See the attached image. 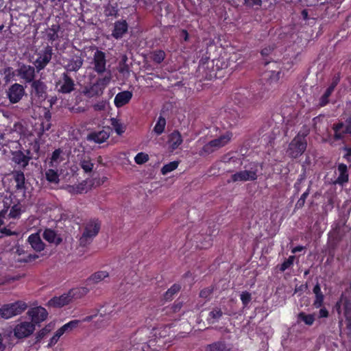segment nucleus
<instances>
[{
  "instance_id": "obj_27",
  "label": "nucleus",
  "mask_w": 351,
  "mask_h": 351,
  "mask_svg": "<svg viewBox=\"0 0 351 351\" xmlns=\"http://www.w3.org/2000/svg\"><path fill=\"white\" fill-rule=\"evenodd\" d=\"M233 134L230 131H226L223 134L220 135L218 138L213 139L219 148H221L228 144L232 140Z\"/></svg>"
},
{
  "instance_id": "obj_23",
  "label": "nucleus",
  "mask_w": 351,
  "mask_h": 351,
  "mask_svg": "<svg viewBox=\"0 0 351 351\" xmlns=\"http://www.w3.org/2000/svg\"><path fill=\"white\" fill-rule=\"evenodd\" d=\"M43 239L50 243L59 245L62 241V238L58 237L56 232L51 228H46L43 233Z\"/></svg>"
},
{
  "instance_id": "obj_31",
  "label": "nucleus",
  "mask_w": 351,
  "mask_h": 351,
  "mask_svg": "<svg viewBox=\"0 0 351 351\" xmlns=\"http://www.w3.org/2000/svg\"><path fill=\"white\" fill-rule=\"evenodd\" d=\"M60 29V27L59 23H53L51 25V27L47 32V40L51 43L58 40V38L60 36L59 35Z\"/></svg>"
},
{
  "instance_id": "obj_26",
  "label": "nucleus",
  "mask_w": 351,
  "mask_h": 351,
  "mask_svg": "<svg viewBox=\"0 0 351 351\" xmlns=\"http://www.w3.org/2000/svg\"><path fill=\"white\" fill-rule=\"evenodd\" d=\"M265 77L270 85L277 84L282 76L280 69L265 72Z\"/></svg>"
},
{
  "instance_id": "obj_6",
  "label": "nucleus",
  "mask_w": 351,
  "mask_h": 351,
  "mask_svg": "<svg viewBox=\"0 0 351 351\" xmlns=\"http://www.w3.org/2000/svg\"><path fill=\"white\" fill-rule=\"evenodd\" d=\"M53 55L52 46L47 45L38 53V57L34 62V66L37 72L44 69L49 63Z\"/></svg>"
},
{
  "instance_id": "obj_60",
  "label": "nucleus",
  "mask_w": 351,
  "mask_h": 351,
  "mask_svg": "<svg viewBox=\"0 0 351 351\" xmlns=\"http://www.w3.org/2000/svg\"><path fill=\"white\" fill-rule=\"evenodd\" d=\"M50 331L49 329H47V328H44L41 329L36 335V341H40Z\"/></svg>"
},
{
  "instance_id": "obj_30",
  "label": "nucleus",
  "mask_w": 351,
  "mask_h": 351,
  "mask_svg": "<svg viewBox=\"0 0 351 351\" xmlns=\"http://www.w3.org/2000/svg\"><path fill=\"white\" fill-rule=\"evenodd\" d=\"M80 166L86 173L92 172L94 163L89 156H83L80 160Z\"/></svg>"
},
{
  "instance_id": "obj_37",
  "label": "nucleus",
  "mask_w": 351,
  "mask_h": 351,
  "mask_svg": "<svg viewBox=\"0 0 351 351\" xmlns=\"http://www.w3.org/2000/svg\"><path fill=\"white\" fill-rule=\"evenodd\" d=\"M297 317L298 322H303L307 326H312L315 319L314 314H306L304 312L299 313Z\"/></svg>"
},
{
  "instance_id": "obj_11",
  "label": "nucleus",
  "mask_w": 351,
  "mask_h": 351,
  "mask_svg": "<svg viewBox=\"0 0 351 351\" xmlns=\"http://www.w3.org/2000/svg\"><path fill=\"white\" fill-rule=\"evenodd\" d=\"M35 330V326L32 322H21L15 326L14 328V335L18 339L25 338L33 333Z\"/></svg>"
},
{
  "instance_id": "obj_61",
  "label": "nucleus",
  "mask_w": 351,
  "mask_h": 351,
  "mask_svg": "<svg viewBox=\"0 0 351 351\" xmlns=\"http://www.w3.org/2000/svg\"><path fill=\"white\" fill-rule=\"evenodd\" d=\"M85 185L83 184H79L75 186H73V192L78 194V193H82L84 191Z\"/></svg>"
},
{
  "instance_id": "obj_9",
  "label": "nucleus",
  "mask_w": 351,
  "mask_h": 351,
  "mask_svg": "<svg viewBox=\"0 0 351 351\" xmlns=\"http://www.w3.org/2000/svg\"><path fill=\"white\" fill-rule=\"evenodd\" d=\"M332 130L335 141L343 140L346 134H351V115L346 119L344 123L339 122L334 124Z\"/></svg>"
},
{
  "instance_id": "obj_28",
  "label": "nucleus",
  "mask_w": 351,
  "mask_h": 351,
  "mask_svg": "<svg viewBox=\"0 0 351 351\" xmlns=\"http://www.w3.org/2000/svg\"><path fill=\"white\" fill-rule=\"evenodd\" d=\"M25 211L23 209V206L19 201L11 206L10 213L8 214L9 219H19L22 213Z\"/></svg>"
},
{
  "instance_id": "obj_33",
  "label": "nucleus",
  "mask_w": 351,
  "mask_h": 351,
  "mask_svg": "<svg viewBox=\"0 0 351 351\" xmlns=\"http://www.w3.org/2000/svg\"><path fill=\"white\" fill-rule=\"evenodd\" d=\"M108 276L109 274L106 271H99L93 274L89 278H88L87 282L88 284H96Z\"/></svg>"
},
{
  "instance_id": "obj_53",
  "label": "nucleus",
  "mask_w": 351,
  "mask_h": 351,
  "mask_svg": "<svg viewBox=\"0 0 351 351\" xmlns=\"http://www.w3.org/2000/svg\"><path fill=\"white\" fill-rule=\"evenodd\" d=\"M324 300V295L323 293L315 295V300L313 301V306L315 308H319L323 306Z\"/></svg>"
},
{
  "instance_id": "obj_29",
  "label": "nucleus",
  "mask_w": 351,
  "mask_h": 351,
  "mask_svg": "<svg viewBox=\"0 0 351 351\" xmlns=\"http://www.w3.org/2000/svg\"><path fill=\"white\" fill-rule=\"evenodd\" d=\"M338 171L339 175L337 178V182L343 185L348 181V167L346 165L341 163L338 165Z\"/></svg>"
},
{
  "instance_id": "obj_43",
  "label": "nucleus",
  "mask_w": 351,
  "mask_h": 351,
  "mask_svg": "<svg viewBox=\"0 0 351 351\" xmlns=\"http://www.w3.org/2000/svg\"><path fill=\"white\" fill-rule=\"evenodd\" d=\"M166 119L160 116L157 120V122L154 128V132L157 135L162 134L165 129Z\"/></svg>"
},
{
  "instance_id": "obj_40",
  "label": "nucleus",
  "mask_w": 351,
  "mask_h": 351,
  "mask_svg": "<svg viewBox=\"0 0 351 351\" xmlns=\"http://www.w3.org/2000/svg\"><path fill=\"white\" fill-rule=\"evenodd\" d=\"M181 289V286L179 284H173L164 295V298L166 301L171 300L176 293Z\"/></svg>"
},
{
  "instance_id": "obj_51",
  "label": "nucleus",
  "mask_w": 351,
  "mask_h": 351,
  "mask_svg": "<svg viewBox=\"0 0 351 351\" xmlns=\"http://www.w3.org/2000/svg\"><path fill=\"white\" fill-rule=\"evenodd\" d=\"M111 125L117 134L121 135L125 132L124 128L119 120L114 118L111 119Z\"/></svg>"
},
{
  "instance_id": "obj_54",
  "label": "nucleus",
  "mask_w": 351,
  "mask_h": 351,
  "mask_svg": "<svg viewBox=\"0 0 351 351\" xmlns=\"http://www.w3.org/2000/svg\"><path fill=\"white\" fill-rule=\"evenodd\" d=\"M148 160H149L148 155L143 152L138 153L134 158V161L138 165L144 164L146 162H147Z\"/></svg>"
},
{
  "instance_id": "obj_44",
  "label": "nucleus",
  "mask_w": 351,
  "mask_h": 351,
  "mask_svg": "<svg viewBox=\"0 0 351 351\" xmlns=\"http://www.w3.org/2000/svg\"><path fill=\"white\" fill-rule=\"evenodd\" d=\"M4 81L5 82L9 83L11 80H14L16 75V69L14 70L13 68L8 66L3 69Z\"/></svg>"
},
{
  "instance_id": "obj_10",
  "label": "nucleus",
  "mask_w": 351,
  "mask_h": 351,
  "mask_svg": "<svg viewBox=\"0 0 351 351\" xmlns=\"http://www.w3.org/2000/svg\"><path fill=\"white\" fill-rule=\"evenodd\" d=\"M36 69L33 66L22 64L16 69V75L25 83H31L34 80Z\"/></svg>"
},
{
  "instance_id": "obj_7",
  "label": "nucleus",
  "mask_w": 351,
  "mask_h": 351,
  "mask_svg": "<svg viewBox=\"0 0 351 351\" xmlns=\"http://www.w3.org/2000/svg\"><path fill=\"white\" fill-rule=\"evenodd\" d=\"M58 91L62 94H69L75 88V84L73 79L69 75V73H62L60 79L56 84Z\"/></svg>"
},
{
  "instance_id": "obj_63",
  "label": "nucleus",
  "mask_w": 351,
  "mask_h": 351,
  "mask_svg": "<svg viewBox=\"0 0 351 351\" xmlns=\"http://www.w3.org/2000/svg\"><path fill=\"white\" fill-rule=\"evenodd\" d=\"M274 49V47L272 46H269L267 47H265L263 48L261 51V53L262 55V56H268L273 50Z\"/></svg>"
},
{
  "instance_id": "obj_64",
  "label": "nucleus",
  "mask_w": 351,
  "mask_h": 351,
  "mask_svg": "<svg viewBox=\"0 0 351 351\" xmlns=\"http://www.w3.org/2000/svg\"><path fill=\"white\" fill-rule=\"evenodd\" d=\"M329 315L328 311L325 308L323 307L320 308L319 311V318H326L328 317Z\"/></svg>"
},
{
  "instance_id": "obj_49",
  "label": "nucleus",
  "mask_w": 351,
  "mask_h": 351,
  "mask_svg": "<svg viewBox=\"0 0 351 351\" xmlns=\"http://www.w3.org/2000/svg\"><path fill=\"white\" fill-rule=\"evenodd\" d=\"M38 258L36 254H29L26 252V254L22 255L20 257H15L16 261L19 263H29Z\"/></svg>"
},
{
  "instance_id": "obj_21",
  "label": "nucleus",
  "mask_w": 351,
  "mask_h": 351,
  "mask_svg": "<svg viewBox=\"0 0 351 351\" xmlns=\"http://www.w3.org/2000/svg\"><path fill=\"white\" fill-rule=\"evenodd\" d=\"M132 97V93L130 91L125 90L119 93L114 97V103L116 107L121 108L128 104Z\"/></svg>"
},
{
  "instance_id": "obj_15",
  "label": "nucleus",
  "mask_w": 351,
  "mask_h": 351,
  "mask_svg": "<svg viewBox=\"0 0 351 351\" xmlns=\"http://www.w3.org/2000/svg\"><path fill=\"white\" fill-rule=\"evenodd\" d=\"M28 315L31 317L32 322L39 324L47 319L48 313L44 307L36 306L29 310Z\"/></svg>"
},
{
  "instance_id": "obj_8",
  "label": "nucleus",
  "mask_w": 351,
  "mask_h": 351,
  "mask_svg": "<svg viewBox=\"0 0 351 351\" xmlns=\"http://www.w3.org/2000/svg\"><path fill=\"white\" fill-rule=\"evenodd\" d=\"M12 160L19 167L25 169L32 159V154L29 149L16 150L12 152Z\"/></svg>"
},
{
  "instance_id": "obj_22",
  "label": "nucleus",
  "mask_w": 351,
  "mask_h": 351,
  "mask_svg": "<svg viewBox=\"0 0 351 351\" xmlns=\"http://www.w3.org/2000/svg\"><path fill=\"white\" fill-rule=\"evenodd\" d=\"M28 242L31 245L32 247L36 252H41L45 249V243L40 239V237L38 233L32 234L27 239Z\"/></svg>"
},
{
  "instance_id": "obj_57",
  "label": "nucleus",
  "mask_w": 351,
  "mask_h": 351,
  "mask_svg": "<svg viewBox=\"0 0 351 351\" xmlns=\"http://www.w3.org/2000/svg\"><path fill=\"white\" fill-rule=\"evenodd\" d=\"M63 335L59 330H58L55 334L53 335V336L49 340V342L47 345V347L48 348H51L52 346H53L59 340V339L60 338V337Z\"/></svg>"
},
{
  "instance_id": "obj_12",
  "label": "nucleus",
  "mask_w": 351,
  "mask_h": 351,
  "mask_svg": "<svg viewBox=\"0 0 351 351\" xmlns=\"http://www.w3.org/2000/svg\"><path fill=\"white\" fill-rule=\"evenodd\" d=\"M94 71L99 75H101L106 71V53L100 50H97L93 56Z\"/></svg>"
},
{
  "instance_id": "obj_58",
  "label": "nucleus",
  "mask_w": 351,
  "mask_h": 351,
  "mask_svg": "<svg viewBox=\"0 0 351 351\" xmlns=\"http://www.w3.org/2000/svg\"><path fill=\"white\" fill-rule=\"evenodd\" d=\"M340 80H341V75H340L339 73H337L335 75H334V76L332 78V82H331L330 84L329 85L328 88L332 89V90H334L335 87L339 83Z\"/></svg>"
},
{
  "instance_id": "obj_4",
  "label": "nucleus",
  "mask_w": 351,
  "mask_h": 351,
  "mask_svg": "<svg viewBox=\"0 0 351 351\" xmlns=\"http://www.w3.org/2000/svg\"><path fill=\"white\" fill-rule=\"evenodd\" d=\"M27 306L25 302L17 301L14 303L4 304L0 309L1 316L5 319H9L17 315L26 310Z\"/></svg>"
},
{
  "instance_id": "obj_25",
  "label": "nucleus",
  "mask_w": 351,
  "mask_h": 351,
  "mask_svg": "<svg viewBox=\"0 0 351 351\" xmlns=\"http://www.w3.org/2000/svg\"><path fill=\"white\" fill-rule=\"evenodd\" d=\"M63 153L62 149L60 148L56 149L51 154L49 161V166L51 168L56 169L60 162L63 160L62 154Z\"/></svg>"
},
{
  "instance_id": "obj_5",
  "label": "nucleus",
  "mask_w": 351,
  "mask_h": 351,
  "mask_svg": "<svg viewBox=\"0 0 351 351\" xmlns=\"http://www.w3.org/2000/svg\"><path fill=\"white\" fill-rule=\"evenodd\" d=\"M110 73L108 76L98 78L95 83L85 88V95L88 97H93L102 95L106 86L110 82Z\"/></svg>"
},
{
  "instance_id": "obj_18",
  "label": "nucleus",
  "mask_w": 351,
  "mask_h": 351,
  "mask_svg": "<svg viewBox=\"0 0 351 351\" xmlns=\"http://www.w3.org/2000/svg\"><path fill=\"white\" fill-rule=\"evenodd\" d=\"M232 344L227 343L224 339H219L212 343L206 345L205 351H231Z\"/></svg>"
},
{
  "instance_id": "obj_35",
  "label": "nucleus",
  "mask_w": 351,
  "mask_h": 351,
  "mask_svg": "<svg viewBox=\"0 0 351 351\" xmlns=\"http://www.w3.org/2000/svg\"><path fill=\"white\" fill-rule=\"evenodd\" d=\"M223 312L220 308H213L208 315L207 321L210 324H215L222 317Z\"/></svg>"
},
{
  "instance_id": "obj_48",
  "label": "nucleus",
  "mask_w": 351,
  "mask_h": 351,
  "mask_svg": "<svg viewBox=\"0 0 351 351\" xmlns=\"http://www.w3.org/2000/svg\"><path fill=\"white\" fill-rule=\"evenodd\" d=\"M333 91L334 90L329 88L328 87L326 88L324 95L319 99V106L324 107L329 103V97L332 95Z\"/></svg>"
},
{
  "instance_id": "obj_62",
  "label": "nucleus",
  "mask_w": 351,
  "mask_h": 351,
  "mask_svg": "<svg viewBox=\"0 0 351 351\" xmlns=\"http://www.w3.org/2000/svg\"><path fill=\"white\" fill-rule=\"evenodd\" d=\"M26 251L24 249L23 246L17 245L16 246V251L15 253L17 256V257H20L22 255L26 254Z\"/></svg>"
},
{
  "instance_id": "obj_42",
  "label": "nucleus",
  "mask_w": 351,
  "mask_h": 351,
  "mask_svg": "<svg viewBox=\"0 0 351 351\" xmlns=\"http://www.w3.org/2000/svg\"><path fill=\"white\" fill-rule=\"evenodd\" d=\"M80 322V321L77 319L71 320L64 324L58 330L62 335H64L65 332H70L76 328L78 326Z\"/></svg>"
},
{
  "instance_id": "obj_36",
  "label": "nucleus",
  "mask_w": 351,
  "mask_h": 351,
  "mask_svg": "<svg viewBox=\"0 0 351 351\" xmlns=\"http://www.w3.org/2000/svg\"><path fill=\"white\" fill-rule=\"evenodd\" d=\"M219 149V146L217 145L216 143H215V141L212 140L203 146L202 150L200 151V155H209L218 150Z\"/></svg>"
},
{
  "instance_id": "obj_17",
  "label": "nucleus",
  "mask_w": 351,
  "mask_h": 351,
  "mask_svg": "<svg viewBox=\"0 0 351 351\" xmlns=\"http://www.w3.org/2000/svg\"><path fill=\"white\" fill-rule=\"evenodd\" d=\"M32 93L38 98L45 99L47 95V85L41 80H34L31 82Z\"/></svg>"
},
{
  "instance_id": "obj_14",
  "label": "nucleus",
  "mask_w": 351,
  "mask_h": 351,
  "mask_svg": "<svg viewBox=\"0 0 351 351\" xmlns=\"http://www.w3.org/2000/svg\"><path fill=\"white\" fill-rule=\"evenodd\" d=\"M84 60L81 55H73L71 58L63 60V67L66 72H77L82 66Z\"/></svg>"
},
{
  "instance_id": "obj_46",
  "label": "nucleus",
  "mask_w": 351,
  "mask_h": 351,
  "mask_svg": "<svg viewBox=\"0 0 351 351\" xmlns=\"http://www.w3.org/2000/svg\"><path fill=\"white\" fill-rule=\"evenodd\" d=\"M215 288V285H212L208 287L202 289L199 292V297L206 300H209Z\"/></svg>"
},
{
  "instance_id": "obj_59",
  "label": "nucleus",
  "mask_w": 351,
  "mask_h": 351,
  "mask_svg": "<svg viewBox=\"0 0 351 351\" xmlns=\"http://www.w3.org/2000/svg\"><path fill=\"white\" fill-rule=\"evenodd\" d=\"M106 101L101 100L93 104V108L95 111H102L106 109Z\"/></svg>"
},
{
  "instance_id": "obj_1",
  "label": "nucleus",
  "mask_w": 351,
  "mask_h": 351,
  "mask_svg": "<svg viewBox=\"0 0 351 351\" xmlns=\"http://www.w3.org/2000/svg\"><path fill=\"white\" fill-rule=\"evenodd\" d=\"M306 136L307 134L300 132L291 140L287 149V154L289 158L295 159L304 153L307 147Z\"/></svg>"
},
{
  "instance_id": "obj_50",
  "label": "nucleus",
  "mask_w": 351,
  "mask_h": 351,
  "mask_svg": "<svg viewBox=\"0 0 351 351\" xmlns=\"http://www.w3.org/2000/svg\"><path fill=\"white\" fill-rule=\"evenodd\" d=\"M309 193L310 186H308L306 191L302 194L301 197H300V199L298 200L295 205V209H300L304 206L306 199L308 197Z\"/></svg>"
},
{
  "instance_id": "obj_24",
  "label": "nucleus",
  "mask_w": 351,
  "mask_h": 351,
  "mask_svg": "<svg viewBox=\"0 0 351 351\" xmlns=\"http://www.w3.org/2000/svg\"><path fill=\"white\" fill-rule=\"evenodd\" d=\"M12 173L14 180L16 182V191L23 190L25 191L26 189V186L25 178L23 171H22L21 170L14 171Z\"/></svg>"
},
{
  "instance_id": "obj_39",
  "label": "nucleus",
  "mask_w": 351,
  "mask_h": 351,
  "mask_svg": "<svg viewBox=\"0 0 351 351\" xmlns=\"http://www.w3.org/2000/svg\"><path fill=\"white\" fill-rule=\"evenodd\" d=\"M179 38L181 43L185 42L193 43L197 40L196 36L193 34L189 33L186 29L180 30L179 33Z\"/></svg>"
},
{
  "instance_id": "obj_47",
  "label": "nucleus",
  "mask_w": 351,
  "mask_h": 351,
  "mask_svg": "<svg viewBox=\"0 0 351 351\" xmlns=\"http://www.w3.org/2000/svg\"><path fill=\"white\" fill-rule=\"evenodd\" d=\"M179 162L178 161H172L166 165H165L161 169V173L162 175H166L168 173L173 171L176 169L178 167Z\"/></svg>"
},
{
  "instance_id": "obj_16",
  "label": "nucleus",
  "mask_w": 351,
  "mask_h": 351,
  "mask_svg": "<svg viewBox=\"0 0 351 351\" xmlns=\"http://www.w3.org/2000/svg\"><path fill=\"white\" fill-rule=\"evenodd\" d=\"M72 302V296L70 295L69 291L63 293L60 296H55L50 299L48 302L49 306L54 308H62Z\"/></svg>"
},
{
  "instance_id": "obj_55",
  "label": "nucleus",
  "mask_w": 351,
  "mask_h": 351,
  "mask_svg": "<svg viewBox=\"0 0 351 351\" xmlns=\"http://www.w3.org/2000/svg\"><path fill=\"white\" fill-rule=\"evenodd\" d=\"M245 6L253 8L255 10L261 8L262 5V1L261 0H245Z\"/></svg>"
},
{
  "instance_id": "obj_56",
  "label": "nucleus",
  "mask_w": 351,
  "mask_h": 351,
  "mask_svg": "<svg viewBox=\"0 0 351 351\" xmlns=\"http://www.w3.org/2000/svg\"><path fill=\"white\" fill-rule=\"evenodd\" d=\"M240 298L243 305L247 306L252 300V295L250 292L245 291L241 293Z\"/></svg>"
},
{
  "instance_id": "obj_41",
  "label": "nucleus",
  "mask_w": 351,
  "mask_h": 351,
  "mask_svg": "<svg viewBox=\"0 0 351 351\" xmlns=\"http://www.w3.org/2000/svg\"><path fill=\"white\" fill-rule=\"evenodd\" d=\"M45 178L50 183L58 184L60 181L58 171L53 169H49L45 171Z\"/></svg>"
},
{
  "instance_id": "obj_45",
  "label": "nucleus",
  "mask_w": 351,
  "mask_h": 351,
  "mask_svg": "<svg viewBox=\"0 0 351 351\" xmlns=\"http://www.w3.org/2000/svg\"><path fill=\"white\" fill-rule=\"evenodd\" d=\"M295 258V256H289V258L285 259L281 265L277 266L279 271L280 272H284L285 270L292 267L293 265Z\"/></svg>"
},
{
  "instance_id": "obj_52",
  "label": "nucleus",
  "mask_w": 351,
  "mask_h": 351,
  "mask_svg": "<svg viewBox=\"0 0 351 351\" xmlns=\"http://www.w3.org/2000/svg\"><path fill=\"white\" fill-rule=\"evenodd\" d=\"M165 53L163 50H156L153 52L152 60L157 64H160L165 58Z\"/></svg>"
},
{
  "instance_id": "obj_3",
  "label": "nucleus",
  "mask_w": 351,
  "mask_h": 351,
  "mask_svg": "<svg viewBox=\"0 0 351 351\" xmlns=\"http://www.w3.org/2000/svg\"><path fill=\"white\" fill-rule=\"evenodd\" d=\"M258 162L250 163V167L248 170H242L236 172L231 175L230 179L228 181V183L237 182H247V181H255L258 178Z\"/></svg>"
},
{
  "instance_id": "obj_13",
  "label": "nucleus",
  "mask_w": 351,
  "mask_h": 351,
  "mask_svg": "<svg viewBox=\"0 0 351 351\" xmlns=\"http://www.w3.org/2000/svg\"><path fill=\"white\" fill-rule=\"evenodd\" d=\"M25 95V88L23 85L15 83L7 91L8 98L12 104L18 103Z\"/></svg>"
},
{
  "instance_id": "obj_19",
  "label": "nucleus",
  "mask_w": 351,
  "mask_h": 351,
  "mask_svg": "<svg viewBox=\"0 0 351 351\" xmlns=\"http://www.w3.org/2000/svg\"><path fill=\"white\" fill-rule=\"evenodd\" d=\"M182 142V135L178 130H174L168 135L167 145L171 151L178 149Z\"/></svg>"
},
{
  "instance_id": "obj_20",
  "label": "nucleus",
  "mask_w": 351,
  "mask_h": 351,
  "mask_svg": "<svg viewBox=\"0 0 351 351\" xmlns=\"http://www.w3.org/2000/svg\"><path fill=\"white\" fill-rule=\"evenodd\" d=\"M109 136V132L102 130L98 132H92L89 133L87 136V140L90 142L100 144L105 142Z\"/></svg>"
},
{
  "instance_id": "obj_2",
  "label": "nucleus",
  "mask_w": 351,
  "mask_h": 351,
  "mask_svg": "<svg viewBox=\"0 0 351 351\" xmlns=\"http://www.w3.org/2000/svg\"><path fill=\"white\" fill-rule=\"evenodd\" d=\"M101 228V221L96 218L90 219L85 225L82 235L80 238V244L85 246L95 237Z\"/></svg>"
},
{
  "instance_id": "obj_32",
  "label": "nucleus",
  "mask_w": 351,
  "mask_h": 351,
  "mask_svg": "<svg viewBox=\"0 0 351 351\" xmlns=\"http://www.w3.org/2000/svg\"><path fill=\"white\" fill-rule=\"evenodd\" d=\"M114 28L112 36L116 39L121 38L123 35L128 31V23H114Z\"/></svg>"
},
{
  "instance_id": "obj_34",
  "label": "nucleus",
  "mask_w": 351,
  "mask_h": 351,
  "mask_svg": "<svg viewBox=\"0 0 351 351\" xmlns=\"http://www.w3.org/2000/svg\"><path fill=\"white\" fill-rule=\"evenodd\" d=\"M69 294L72 296V300L73 299H80L85 296L88 292L89 289L85 287H77L70 289Z\"/></svg>"
},
{
  "instance_id": "obj_38",
  "label": "nucleus",
  "mask_w": 351,
  "mask_h": 351,
  "mask_svg": "<svg viewBox=\"0 0 351 351\" xmlns=\"http://www.w3.org/2000/svg\"><path fill=\"white\" fill-rule=\"evenodd\" d=\"M343 306L347 327L351 330V302L348 299H345L343 301Z\"/></svg>"
}]
</instances>
